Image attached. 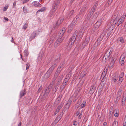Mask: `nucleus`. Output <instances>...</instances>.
<instances>
[{
  "instance_id": "1",
  "label": "nucleus",
  "mask_w": 126,
  "mask_h": 126,
  "mask_svg": "<svg viewBox=\"0 0 126 126\" xmlns=\"http://www.w3.org/2000/svg\"><path fill=\"white\" fill-rule=\"evenodd\" d=\"M60 72V71H58L57 70L55 73V74L54 76V77L52 79L53 82H55V84L54 87L52 88V93L53 94H54L56 92L57 90L58 89V86L60 85V83L61 82L62 78H63V76L61 75L59 77L56 79L58 75L59 74Z\"/></svg>"
},
{
  "instance_id": "2",
  "label": "nucleus",
  "mask_w": 126,
  "mask_h": 126,
  "mask_svg": "<svg viewBox=\"0 0 126 126\" xmlns=\"http://www.w3.org/2000/svg\"><path fill=\"white\" fill-rule=\"evenodd\" d=\"M89 37L86 38L84 42L81 45H78L76 47V49H77L78 51H81L86 46L88 43L89 42Z\"/></svg>"
},
{
  "instance_id": "3",
  "label": "nucleus",
  "mask_w": 126,
  "mask_h": 126,
  "mask_svg": "<svg viewBox=\"0 0 126 126\" xmlns=\"http://www.w3.org/2000/svg\"><path fill=\"white\" fill-rule=\"evenodd\" d=\"M55 83V82H53V83L52 81V82L50 83L48 87L46 88L45 89V92L43 95L44 98H46V97L47 96L49 93L50 90L52 88L53 85Z\"/></svg>"
},
{
  "instance_id": "4",
  "label": "nucleus",
  "mask_w": 126,
  "mask_h": 126,
  "mask_svg": "<svg viewBox=\"0 0 126 126\" xmlns=\"http://www.w3.org/2000/svg\"><path fill=\"white\" fill-rule=\"evenodd\" d=\"M112 51V48H110L107 50L104 56L105 59L108 58L110 57Z\"/></svg>"
},
{
  "instance_id": "5",
  "label": "nucleus",
  "mask_w": 126,
  "mask_h": 126,
  "mask_svg": "<svg viewBox=\"0 0 126 126\" xmlns=\"http://www.w3.org/2000/svg\"><path fill=\"white\" fill-rule=\"evenodd\" d=\"M85 30V28L83 27H82L80 30L77 35L78 37L80 39L82 38Z\"/></svg>"
},
{
  "instance_id": "6",
  "label": "nucleus",
  "mask_w": 126,
  "mask_h": 126,
  "mask_svg": "<svg viewBox=\"0 0 126 126\" xmlns=\"http://www.w3.org/2000/svg\"><path fill=\"white\" fill-rule=\"evenodd\" d=\"M103 37L104 36L103 35H101L98 38L97 41L95 42L94 44V46L95 47H96L100 44L101 42L103 39Z\"/></svg>"
},
{
  "instance_id": "7",
  "label": "nucleus",
  "mask_w": 126,
  "mask_h": 126,
  "mask_svg": "<svg viewBox=\"0 0 126 126\" xmlns=\"http://www.w3.org/2000/svg\"><path fill=\"white\" fill-rule=\"evenodd\" d=\"M78 32V31L77 30H76L74 33L72 37L70 38V42H71V43H72V44H73L75 40H76Z\"/></svg>"
},
{
  "instance_id": "8",
  "label": "nucleus",
  "mask_w": 126,
  "mask_h": 126,
  "mask_svg": "<svg viewBox=\"0 0 126 126\" xmlns=\"http://www.w3.org/2000/svg\"><path fill=\"white\" fill-rule=\"evenodd\" d=\"M126 56V53L124 52L120 57V63L122 65H123L122 64H123L125 63L124 60H125V57Z\"/></svg>"
},
{
  "instance_id": "9",
  "label": "nucleus",
  "mask_w": 126,
  "mask_h": 126,
  "mask_svg": "<svg viewBox=\"0 0 126 126\" xmlns=\"http://www.w3.org/2000/svg\"><path fill=\"white\" fill-rule=\"evenodd\" d=\"M92 15L93 14L89 12L87 16L86 19L90 21H93Z\"/></svg>"
},
{
  "instance_id": "10",
  "label": "nucleus",
  "mask_w": 126,
  "mask_h": 126,
  "mask_svg": "<svg viewBox=\"0 0 126 126\" xmlns=\"http://www.w3.org/2000/svg\"><path fill=\"white\" fill-rule=\"evenodd\" d=\"M101 24V20L100 19L95 24L94 27L96 29H97Z\"/></svg>"
},
{
  "instance_id": "11",
  "label": "nucleus",
  "mask_w": 126,
  "mask_h": 126,
  "mask_svg": "<svg viewBox=\"0 0 126 126\" xmlns=\"http://www.w3.org/2000/svg\"><path fill=\"white\" fill-rule=\"evenodd\" d=\"M64 17L63 16L60 17L55 25V27L61 24L63 21Z\"/></svg>"
},
{
  "instance_id": "12",
  "label": "nucleus",
  "mask_w": 126,
  "mask_h": 126,
  "mask_svg": "<svg viewBox=\"0 0 126 126\" xmlns=\"http://www.w3.org/2000/svg\"><path fill=\"white\" fill-rule=\"evenodd\" d=\"M63 106L62 103H61L57 107L55 112L54 113V115H56L58 113L60 109L62 108Z\"/></svg>"
},
{
  "instance_id": "13",
  "label": "nucleus",
  "mask_w": 126,
  "mask_h": 126,
  "mask_svg": "<svg viewBox=\"0 0 126 126\" xmlns=\"http://www.w3.org/2000/svg\"><path fill=\"white\" fill-rule=\"evenodd\" d=\"M59 5L56 3H54V4L52 9V11L53 13H54L55 12Z\"/></svg>"
},
{
  "instance_id": "14",
  "label": "nucleus",
  "mask_w": 126,
  "mask_h": 126,
  "mask_svg": "<svg viewBox=\"0 0 126 126\" xmlns=\"http://www.w3.org/2000/svg\"><path fill=\"white\" fill-rule=\"evenodd\" d=\"M66 28V27H64L62 28V30L60 31L58 33V35L61 36H63V34L65 32Z\"/></svg>"
},
{
  "instance_id": "15",
  "label": "nucleus",
  "mask_w": 126,
  "mask_h": 126,
  "mask_svg": "<svg viewBox=\"0 0 126 126\" xmlns=\"http://www.w3.org/2000/svg\"><path fill=\"white\" fill-rule=\"evenodd\" d=\"M110 60L111 61L110 68H111L113 66L115 60L112 57L110 59Z\"/></svg>"
},
{
  "instance_id": "16",
  "label": "nucleus",
  "mask_w": 126,
  "mask_h": 126,
  "mask_svg": "<svg viewBox=\"0 0 126 126\" xmlns=\"http://www.w3.org/2000/svg\"><path fill=\"white\" fill-rule=\"evenodd\" d=\"M52 72L49 70H48L45 74L44 76V78L46 79L48 78L50 76L52 73Z\"/></svg>"
},
{
  "instance_id": "17",
  "label": "nucleus",
  "mask_w": 126,
  "mask_h": 126,
  "mask_svg": "<svg viewBox=\"0 0 126 126\" xmlns=\"http://www.w3.org/2000/svg\"><path fill=\"white\" fill-rule=\"evenodd\" d=\"M95 87L94 86H92L91 87L89 92L90 94H92L95 91Z\"/></svg>"
},
{
  "instance_id": "18",
  "label": "nucleus",
  "mask_w": 126,
  "mask_h": 126,
  "mask_svg": "<svg viewBox=\"0 0 126 126\" xmlns=\"http://www.w3.org/2000/svg\"><path fill=\"white\" fill-rule=\"evenodd\" d=\"M60 56H59L58 58H56V59L54 61V62L52 65V66H54L55 67L56 66L57 63L59 62V61L60 60Z\"/></svg>"
},
{
  "instance_id": "19",
  "label": "nucleus",
  "mask_w": 126,
  "mask_h": 126,
  "mask_svg": "<svg viewBox=\"0 0 126 126\" xmlns=\"http://www.w3.org/2000/svg\"><path fill=\"white\" fill-rule=\"evenodd\" d=\"M36 32H34L32 34L29 38V40L30 41H32L33 39L36 36Z\"/></svg>"
},
{
  "instance_id": "20",
  "label": "nucleus",
  "mask_w": 126,
  "mask_h": 126,
  "mask_svg": "<svg viewBox=\"0 0 126 126\" xmlns=\"http://www.w3.org/2000/svg\"><path fill=\"white\" fill-rule=\"evenodd\" d=\"M69 74L66 75V78L65 79L63 82L66 85L70 77Z\"/></svg>"
},
{
  "instance_id": "21",
  "label": "nucleus",
  "mask_w": 126,
  "mask_h": 126,
  "mask_svg": "<svg viewBox=\"0 0 126 126\" xmlns=\"http://www.w3.org/2000/svg\"><path fill=\"white\" fill-rule=\"evenodd\" d=\"M33 4L36 7H40L41 6V4H40L38 2L34 1L33 2Z\"/></svg>"
},
{
  "instance_id": "22",
  "label": "nucleus",
  "mask_w": 126,
  "mask_h": 126,
  "mask_svg": "<svg viewBox=\"0 0 126 126\" xmlns=\"http://www.w3.org/2000/svg\"><path fill=\"white\" fill-rule=\"evenodd\" d=\"M26 93V90L24 89L22 90L20 93V97L21 98L23 96H24Z\"/></svg>"
},
{
  "instance_id": "23",
  "label": "nucleus",
  "mask_w": 126,
  "mask_h": 126,
  "mask_svg": "<svg viewBox=\"0 0 126 126\" xmlns=\"http://www.w3.org/2000/svg\"><path fill=\"white\" fill-rule=\"evenodd\" d=\"M74 14V10H72L68 13V16L67 18L69 17L68 18H69L70 17H71Z\"/></svg>"
},
{
  "instance_id": "24",
  "label": "nucleus",
  "mask_w": 126,
  "mask_h": 126,
  "mask_svg": "<svg viewBox=\"0 0 126 126\" xmlns=\"http://www.w3.org/2000/svg\"><path fill=\"white\" fill-rule=\"evenodd\" d=\"M81 16L79 14L77 15L74 19L77 22L78 20L81 19Z\"/></svg>"
},
{
  "instance_id": "25",
  "label": "nucleus",
  "mask_w": 126,
  "mask_h": 126,
  "mask_svg": "<svg viewBox=\"0 0 126 126\" xmlns=\"http://www.w3.org/2000/svg\"><path fill=\"white\" fill-rule=\"evenodd\" d=\"M113 20V24H114V25L118 22V17H116L115 19Z\"/></svg>"
},
{
  "instance_id": "26",
  "label": "nucleus",
  "mask_w": 126,
  "mask_h": 126,
  "mask_svg": "<svg viewBox=\"0 0 126 126\" xmlns=\"http://www.w3.org/2000/svg\"><path fill=\"white\" fill-rule=\"evenodd\" d=\"M108 67H107L106 68H105L104 70V71L102 73V76H105L106 75V74L107 72V71L108 70Z\"/></svg>"
},
{
  "instance_id": "27",
  "label": "nucleus",
  "mask_w": 126,
  "mask_h": 126,
  "mask_svg": "<svg viewBox=\"0 0 126 126\" xmlns=\"http://www.w3.org/2000/svg\"><path fill=\"white\" fill-rule=\"evenodd\" d=\"M73 44H72V43H71V42L69 43L66 48L67 49L68 51H69L71 49L72 47V45Z\"/></svg>"
},
{
  "instance_id": "28",
  "label": "nucleus",
  "mask_w": 126,
  "mask_h": 126,
  "mask_svg": "<svg viewBox=\"0 0 126 126\" xmlns=\"http://www.w3.org/2000/svg\"><path fill=\"white\" fill-rule=\"evenodd\" d=\"M66 84H64V83L63 82L62 85L60 86V90L61 92H62L63 90L65 88Z\"/></svg>"
},
{
  "instance_id": "29",
  "label": "nucleus",
  "mask_w": 126,
  "mask_h": 126,
  "mask_svg": "<svg viewBox=\"0 0 126 126\" xmlns=\"http://www.w3.org/2000/svg\"><path fill=\"white\" fill-rule=\"evenodd\" d=\"M98 16V14L97 13H95L93 15H92L93 18V21L97 18Z\"/></svg>"
},
{
  "instance_id": "30",
  "label": "nucleus",
  "mask_w": 126,
  "mask_h": 126,
  "mask_svg": "<svg viewBox=\"0 0 126 126\" xmlns=\"http://www.w3.org/2000/svg\"><path fill=\"white\" fill-rule=\"evenodd\" d=\"M73 96L72 95L71 96L67 101L66 104H68V105H70L71 104V102L73 99Z\"/></svg>"
},
{
  "instance_id": "31",
  "label": "nucleus",
  "mask_w": 126,
  "mask_h": 126,
  "mask_svg": "<svg viewBox=\"0 0 126 126\" xmlns=\"http://www.w3.org/2000/svg\"><path fill=\"white\" fill-rule=\"evenodd\" d=\"M59 36V37L57 40H58V42H59V43H60L63 41L64 39L63 38V36Z\"/></svg>"
},
{
  "instance_id": "32",
  "label": "nucleus",
  "mask_w": 126,
  "mask_h": 126,
  "mask_svg": "<svg viewBox=\"0 0 126 126\" xmlns=\"http://www.w3.org/2000/svg\"><path fill=\"white\" fill-rule=\"evenodd\" d=\"M73 99H74V101H75L78 98V96L77 94H74L73 95Z\"/></svg>"
},
{
  "instance_id": "33",
  "label": "nucleus",
  "mask_w": 126,
  "mask_h": 126,
  "mask_svg": "<svg viewBox=\"0 0 126 126\" xmlns=\"http://www.w3.org/2000/svg\"><path fill=\"white\" fill-rule=\"evenodd\" d=\"M62 116L61 113H60V114L56 118L55 121L58 122L61 119Z\"/></svg>"
},
{
  "instance_id": "34",
  "label": "nucleus",
  "mask_w": 126,
  "mask_h": 126,
  "mask_svg": "<svg viewBox=\"0 0 126 126\" xmlns=\"http://www.w3.org/2000/svg\"><path fill=\"white\" fill-rule=\"evenodd\" d=\"M46 9V8L45 7H43L41 8L39 10H38L37 12V13H38V12H42L44 11Z\"/></svg>"
},
{
  "instance_id": "35",
  "label": "nucleus",
  "mask_w": 126,
  "mask_h": 126,
  "mask_svg": "<svg viewBox=\"0 0 126 126\" xmlns=\"http://www.w3.org/2000/svg\"><path fill=\"white\" fill-rule=\"evenodd\" d=\"M124 79L123 78H119V80L118 81V85H120L122 82L123 81Z\"/></svg>"
},
{
  "instance_id": "36",
  "label": "nucleus",
  "mask_w": 126,
  "mask_h": 126,
  "mask_svg": "<svg viewBox=\"0 0 126 126\" xmlns=\"http://www.w3.org/2000/svg\"><path fill=\"white\" fill-rule=\"evenodd\" d=\"M58 40H57L55 43L54 47H58L60 44L59 42H58Z\"/></svg>"
},
{
  "instance_id": "37",
  "label": "nucleus",
  "mask_w": 126,
  "mask_h": 126,
  "mask_svg": "<svg viewBox=\"0 0 126 126\" xmlns=\"http://www.w3.org/2000/svg\"><path fill=\"white\" fill-rule=\"evenodd\" d=\"M125 16H126L125 15H123L119 20L121 21V22H123L124 20Z\"/></svg>"
},
{
  "instance_id": "38",
  "label": "nucleus",
  "mask_w": 126,
  "mask_h": 126,
  "mask_svg": "<svg viewBox=\"0 0 126 126\" xmlns=\"http://www.w3.org/2000/svg\"><path fill=\"white\" fill-rule=\"evenodd\" d=\"M118 78L117 76H115V77H113V80L114 83H115L116 82L117 80V79H118Z\"/></svg>"
},
{
  "instance_id": "39",
  "label": "nucleus",
  "mask_w": 126,
  "mask_h": 126,
  "mask_svg": "<svg viewBox=\"0 0 126 126\" xmlns=\"http://www.w3.org/2000/svg\"><path fill=\"white\" fill-rule=\"evenodd\" d=\"M86 8V6H83L80 10V14L82 13V12H84L85 11Z\"/></svg>"
},
{
  "instance_id": "40",
  "label": "nucleus",
  "mask_w": 126,
  "mask_h": 126,
  "mask_svg": "<svg viewBox=\"0 0 126 126\" xmlns=\"http://www.w3.org/2000/svg\"><path fill=\"white\" fill-rule=\"evenodd\" d=\"M118 122L116 121H115L113 123L112 126H118Z\"/></svg>"
},
{
  "instance_id": "41",
  "label": "nucleus",
  "mask_w": 126,
  "mask_h": 126,
  "mask_svg": "<svg viewBox=\"0 0 126 126\" xmlns=\"http://www.w3.org/2000/svg\"><path fill=\"white\" fill-rule=\"evenodd\" d=\"M86 74V73L85 71L82 72L80 73V75L82 77L85 76Z\"/></svg>"
},
{
  "instance_id": "42",
  "label": "nucleus",
  "mask_w": 126,
  "mask_h": 126,
  "mask_svg": "<svg viewBox=\"0 0 126 126\" xmlns=\"http://www.w3.org/2000/svg\"><path fill=\"white\" fill-rule=\"evenodd\" d=\"M86 102L85 101H84L83 103L80 105V107L81 108H83L85 105Z\"/></svg>"
},
{
  "instance_id": "43",
  "label": "nucleus",
  "mask_w": 126,
  "mask_h": 126,
  "mask_svg": "<svg viewBox=\"0 0 126 126\" xmlns=\"http://www.w3.org/2000/svg\"><path fill=\"white\" fill-rule=\"evenodd\" d=\"M126 98L125 96H123L122 98V104H124L125 102Z\"/></svg>"
},
{
  "instance_id": "44",
  "label": "nucleus",
  "mask_w": 126,
  "mask_h": 126,
  "mask_svg": "<svg viewBox=\"0 0 126 126\" xmlns=\"http://www.w3.org/2000/svg\"><path fill=\"white\" fill-rule=\"evenodd\" d=\"M77 22L74 19L71 24V25L73 26L74 27L75 26Z\"/></svg>"
},
{
  "instance_id": "45",
  "label": "nucleus",
  "mask_w": 126,
  "mask_h": 126,
  "mask_svg": "<svg viewBox=\"0 0 126 126\" xmlns=\"http://www.w3.org/2000/svg\"><path fill=\"white\" fill-rule=\"evenodd\" d=\"M9 7V5H6L4 7L3 10L4 11H6Z\"/></svg>"
},
{
  "instance_id": "46",
  "label": "nucleus",
  "mask_w": 126,
  "mask_h": 126,
  "mask_svg": "<svg viewBox=\"0 0 126 126\" xmlns=\"http://www.w3.org/2000/svg\"><path fill=\"white\" fill-rule=\"evenodd\" d=\"M29 54V53L27 50H25L24 53V55L26 56V57L28 56Z\"/></svg>"
},
{
  "instance_id": "47",
  "label": "nucleus",
  "mask_w": 126,
  "mask_h": 126,
  "mask_svg": "<svg viewBox=\"0 0 126 126\" xmlns=\"http://www.w3.org/2000/svg\"><path fill=\"white\" fill-rule=\"evenodd\" d=\"M120 41L122 43H124L125 42L123 38L122 37H120L119 38Z\"/></svg>"
},
{
  "instance_id": "48",
  "label": "nucleus",
  "mask_w": 126,
  "mask_h": 126,
  "mask_svg": "<svg viewBox=\"0 0 126 126\" xmlns=\"http://www.w3.org/2000/svg\"><path fill=\"white\" fill-rule=\"evenodd\" d=\"M55 67L52 66V65L50 68L48 70L51 71L52 72L53 70L54 69Z\"/></svg>"
},
{
  "instance_id": "49",
  "label": "nucleus",
  "mask_w": 126,
  "mask_h": 126,
  "mask_svg": "<svg viewBox=\"0 0 126 126\" xmlns=\"http://www.w3.org/2000/svg\"><path fill=\"white\" fill-rule=\"evenodd\" d=\"M61 0H55L54 3L59 5Z\"/></svg>"
},
{
  "instance_id": "50",
  "label": "nucleus",
  "mask_w": 126,
  "mask_h": 126,
  "mask_svg": "<svg viewBox=\"0 0 126 126\" xmlns=\"http://www.w3.org/2000/svg\"><path fill=\"white\" fill-rule=\"evenodd\" d=\"M61 0H55L54 3L59 5Z\"/></svg>"
},
{
  "instance_id": "51",
  "label": "nucleus",
  "mask_w": 126,
  "mask_h": 126,
  "mask_svg": "<svg viewBox=\"0 0 126 126\" xmlns=\"http://www.w3.org/2000/svg\"><path fill=\"white\" fill-rule=\"evenodd\" d=\"M28 26V24L26 23L23 26V29L26 30V29Z\"/></svg>"
},
{
  "instance_id": "52",
  "label": "nucleus",
  "mask_w": 126,
  "mask_h": 126,
  "mask_svg": "<svg viewBox=\"0 0 126 126\" xmlns=\"http://www.w3.org/2000/svg\"><path fill=\"white\" fill-rule=\"evenodd\" d=\"M95 11V10L94 9H93L92 8L91 11H90L89 13H91V14H93L94 12Z\"/></svg>"
},
{
  "instance_id": "53",
  "label": "nucleus",
  "mask_w": 126,
  "mask_h": 126,
  "mask_svg": "<svg viewBox=\"0 0 126 126\" xmlns=\"http://www.w3.org/2000/svg\"><path fill=\"white\" fill-rule=\"evenodd\" d=\"M113 0H108L107 2V4L108 5H110L111 4Z\"/></svg>"
},
{
  "instance_id": "54",
  "label": "nucleus",
  "mask_w": 126,
  "mask_h": 126,
  "mask_svg": "<svg viewBox=\"0 0 126 126\" xmlns=\"http://www.w3.org/2000/svg\"><path fill=\"white\" fill-rule=\"evenodd\" d=\"M121 89H122V87H120L119 90V91L118 92V94H119V95H121Z\"/></svg>"
},
{
  "instance_id": "55",
  "label": "nucleus",
  "mask_w": 126,
  "mask_h": 126,
  "mask_svg": "<svg viewBox=\"0 0 126 126\" xmlns=\"http://www.w3.org/2000/svg\"><path fill=\"white\" fill-rule=\"evenodd\" d=\"M23 11L24 13H26L27 12V9L26 7H23Z\"/></svg>"
},
{
  "instance_id": "56",
  "label": "nucleus",
  "mask_w": 126,
  "mask_h": 126,
  "mask_svg": "<svg viewBox=\"0 0 126 126\" xmlns=\"http://www.w3.org/2000/svg\"><path fill=\"white\" fill-rule=\"evenodd\" d=\"M65 63V61H63L61 64L60 66V67H63V66L64 65Z\"/></svg>"
},
{
  "instance_id": "57",
  "label": "nucleus",
  "mask_w": 126,
  "mask_h": 126,
  "mask_svg": "<svg viewBox=\"0 0 126 126\" xmlns=\"http://www.w3.org/2000/svg\"><path fill=\"white\" fill-rule=\"evenodd\" d=\"M97 3H95L94 5L93 6V8L95 10V9L96 8V7H97Z\"/></svg>"
},
{
  "instance_id": "58",
  "label": "nucleus",
  "mask_w": 126,
  "mask_h": 126,
  "mask_svg": "<svg viewBox=\"0 0 126 126\" xmlns=\"http://www.w3.org/2000/svg\"><path fill=\"white\" fill-rule=\"evenodd\" d=\"M30 64L29 63H27L26 65V70H27L29 68Z\"/></svg>"
},
{
  "instance_id": "59",
  "label": "nucleus",
  "mask_w": 126,
  "mask_h": 126,
  "mask_svg": "<svg viewBox=\"0 0 126 126\" xmlns=\"http://www.w3.org/2000/svg\"><path fill=\"white\" fill-rule=\"evenodd\" d=\"M124 76V73L123 72H122L119 76V78H123V77Z\"/></svg>"
},
{
  "instance_id": "60",
  "label": "nucleus",
  "mask_w": 126,
  "mask_h": 126,
  "mask_svg": "<svg viewBox=\"0 0 126 126\" xmlns=\"http://www.w3.org/2000/svg\"><path fill=\"white\" fill-rule=\"evenodd\" d=\"M69 28L70 29V30H72L73 29V26L70 24V25L69 26Z\"/></svg>"
},
{
  "instance_id": "61",
  "label": "nucleus",
  "mask_w": 126,
  "mask_h": 126,
  "mask_svg": "<svg viewBox=\"0 0 126 126\" xmlns=\"http://www.w3.org/2000/svg\"><path fill=\"white\" fill-rule=\"evenodd\" d=\"M70 106V105H68V104H66L65 106V108H66V109L67 110L69 108Z\"/></svg>"
},
{
  "instance_id": "62",
  "label": "nucleus",
  "mask_w": 126,
  "mask_h": 126,
  "mask_svg": "<svg viewBox=\"0 0 126 126\" xmlns=\"http://www.w3.org/2000/svg\"><path fill=\"white\" fill-rule=\"evenodd\" d=\"M63 67H59L57 69V70L58 71H60L61 72V71L63 69Z\"/></svg>"
},
{
  "instance_id": "63",
  "label": "nucleus",
  "mask_w": 126,
  "mask_h": 126,
  "mask_svg": "<svg viewBox=\"0 0 126 126\" xmlns=\"http://www.w3.org/2000/svg\"><path fill=\"white\" fill-rule=\"evenodd\" d=\"M29 0H21L22 1L23 4L26 3Z\"/></svg>"
},
{
  "instance_id": "64",
  "label": "nucleus",
  "mask_w": 126,
  "mask_h": 126,
  "mask_svg": "<svg viewBox=\"0 0 126 126\" xmlns=\"http://www.w3.org/2000/svg\"><path fill=\"white\" fill-rule=\"evenodd\" d=\"M73 124L75 126H76L78 124V122L76 121H74L73 122Z\"/></svg>"
}]
</instances>
